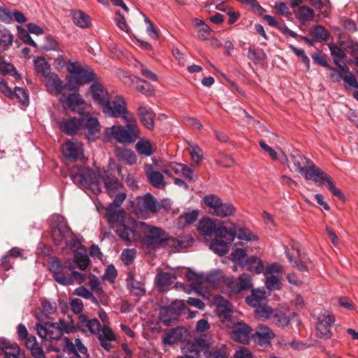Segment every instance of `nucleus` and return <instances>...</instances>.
<instances>
[{"mask_svg":"<svg viewBox=\"0 0 358 358\" xmlns=\"http://www.w3.org/2000/svg\"><path fill=\"white\" fill-rule=\"evenodd\" d=\"M70 305L72 311L75 314L81 315L80 313L83 310V303L81 299L78 298L73 299L70 302Z\"/></svg>","mask_w":358,"mask_h":358,"instance_id":"338daca9","label":"nucleus"},{"mask_svg":"<svg viewBox=\"0 0 358 358\" xmlns=\"http://www.w3.org/2000/svg\"><path fill=\"white\" fill-rule=\"evenodd\" d=\"M137 228L139 229V222L132 220L131 225H127L123 221L117 224L115 233L124 242L136 241L141 238L140 234L136 232Z\"/></svg>","mask_w":358,"mask_h":358,"instance_id":"2eb2a0df","label":"nucleus"},{"mask_svg":"<svg viewBox=\"0 0 358 358\" xmlns=\"http://www.w3.org/2000/svg\"><path fill=\"white\" fill-rule=\"evenodd\" d=\"M248 57L251 60L263 61L266 58V54L262 50H256L252 48H249Z\"/></svg>","mask_w":358,"mask_h":358,"instance_id":"680f3d73","label":"nucleus"},{"mask_svg":"<svg viewBox=\"0 0 358 358\" xmlns=\"http://www.w3.org/2000/svg\"><path fill=\"white\" fill-rule=\"evenodd\" d=\"M152 166H146V176L150 184L155 188L163 189L165 187L164 178L162 173L157 171L149 170Z\"/></svg>","mask_w":358,"mask_h":358,"instance_id":"c756f323","label":"nucleus"},{"mask_svg":"<svg viewBox=\"0 0 358 358\" xmlns=\"http://www.w3.org/2000/svg\"><path fill=\"white\" fill-rule=\"evenodd\" d=\"M76 327L83 332L90 331L93 334H96L99 333L101 326L97 319L89 320L86 315H79Z\"/></svg>","mask_w":358,"mask_h":358,"instance_id":"aec40b11","label":"nucleus"},{"mask_svg":"<svg viewBox=\"0 0 358 358\" xmlns=\"http://www.w3.org/2000/svg\"><path fill=\"white\" fill-rule=\"evenodd\" d=\"M64 351L69 356V358H90L87 348L83 344L80 338H76L73 343L69 338H64ZM57 358H66L58 355Z\"/></svg>","mask_w":358,"mask_h":358,"instance_id":"f8f14e48","label":"nucleus"},{"mask_svg":"<svg viewBox=\"0 0 358 358\" xmlns=\"http://www.w3.org/2000/svg\"><path fill=\"white\" fill-rule=\"evenodd\" d=\"M217 314L224 320H229L231 317L232 310L231 304L227 300H222L216 306Z\"/></svg>","mask_w":358,"mask_h":358,"instance_id":"79ce46f5","label":"nucleus"},{"mask_svg":"<svg viewBox=\"0 0 358 358\" xmlns=\"http://www.w3.org/2000/svg\"><path fill=\"white\" fill-rule=\"evenodd\" d=\"M252 328L244 322H238L234 324L231 331V338L234 341L247 344L250 341Z\"/></svg>","mask_w":358,"mask_h":358,"instance_id":"a211bd4d","label":"nucleus"},{"mask_svg":"<svg viewBox=\"0 0 358 358\" xmlns=\"http://www.w3.org/2000/svg\"><path fill=\"white\" fill-rule=\"evenodd\" d=\"M245 266L248 270L254 271L256 273H261L264 272V266L261 259L256 256L248 257L245 261Z\"/></svg>","mask_w":358,"mask_h":358,"instance_id":"ea45409f","label":"nucleus"},{"mask_svg":"<svg viewBox=\"0 0 358 358\" xmlns=\"http://www.w3.org/2000/svg\"><path fill=\"white\" fill-rule=\"evenodd\" d=\"M252 337L258 342L259 345H266L270 343V341L274 338V334L267 327H259V331H256Z\"/></svg>","mask_w":358,"mask_h":358,"instance_id":"c9c22d12","label":"nucleus"},{"mask_svg":"<svg viewBox=\"0 0 358 358\" xmlns=\"http://www.w3.org/2000/svg\"><path fill=\"white\" fill-rule=\"evenodd\" d=\"M177 318L169 306L162 307L159 310V319L162 322L170 325L173 320Z\"/></svg>","mask_w":358,"mask_h":358,"instance_id":"603ef678","label":"nucleus"},{"mask_svg":"<svg viewBox=\"0 0 358 358\" xmlns=\"http://www.w3.org/2000/svg\"><path fill=\"white\" fill-rule=\"evenodd\" d=\"M16 98L19 101L25 106L29 102V95L26 90L22 87H15L13 92V99Z\"/></svg>","mask_w":358,"mask_h":358,"instance_id":"5fc2aeb1","label":"nucleus"},{"mask_svg":"<svg viewBox=\"0 0 358 358\" xmlns=\"http://www.w3.org/2000/svg\"><path fill=\"white\" fill-rule=\"evenodd\" d=\"M334 322V315L331 314L329 311L325 310L324 313L320 314L316 323L317 337L327 340L330 339L332 337L331 328Z\"/></svg>","mask_w":358,"mask_h":358,"instance_id":"ddd939ff","label":"nucleus"},{"mask_svg":"<svg viewBox=\"0 0 358 358\" xmlns=\"http://www.w3.org/2000/svg\"><path fill=\"white\" fill-rule=\"evenodd\" d=\"M59 126L60 130L69 136H76L85 130V135L89 140H94L101 129L97 118L89 113L82 114L80 118H64L59 122Z\"/></svg>","mask_w":358,"mask_h":358,"instance_id":"f03ea898","label":"nucleus"},{"mask_svg":"<svg viewBox=\"0 0 358 358\" xmlns=\"http://www.w3.org/2000/svg\"><path fill=\"white\" fill-rule=\"evenodd\" d=\"M185 305L182 301H173L169 306V308L173 312V313L176 315L178 317L180 314L182 310L185 308Z\"/></svg>","mask_w":358,"mask_h":358,"instance_id":"0e129e2a","label":"nucleus"},{"mask_svg":"<svg viewBox=\"0 0 358 358\" xmlns=\"http://www.w3.org/2000/svg\"><path fill=\"white\" fill-rule=\"evenodd\" d=\"M131 81L136 83V90L145 96H150L155 94L154 87L144 79L134 76Z\"/></svg>","mask_w":358,"mask_h":358,"instance_id":"e433bc0d","label":"nucleus"},{"mask_svg":"<svg viewBox=\"0 0 358 358\" xmlns=\"http://www.w3.org/2000/svg\"><path fill=\"white\" fill-rule=\"evenodd\" d=\"M96 334L101 347L106 350L110 351L112 348L111 342L116 340V336L112 329L104 325L102 329L101 328L99 333Z\"/></svg>","mask_w":358,"mask_h":358,"instance_id":"393cba45","label":"nucleus"},{"mask_svg":"<svg viewBox=\"0 0 358 358\" xmlns=\"http://www.w3.org/2000/svg\"><path fill=\"white\" fill-rule=\"evenodd\" d=\"M100 180L103 182L106 192L110 197L123 187L122 182L109 171H103Z\"/></svg>","mask_w":358,"mask_h":358,"instance_id":"f3484780","label":"nucleus"},{"mask_svg":"<svg viewBox=\"0 0 358 358\" xmlns=\"http://www.w3.org/2000/svg\"><path fill=\"white\" fill-rule=\"evenodd\" d=\"M101 173L84 166H73L71 171V178L74 183L91 189L95 194L101 192Z\"/></svg>","mask_w":358,"mask_h":358,"instance_id":"39448f33","label":"nucleus"},{"mask_svg":"<svg viewBox=\"0 0 358 358\" xmlns=\"http://www.w3.org/2000/svg\"><path fill=\"white\" fill-rule=\"evenodd\" d=\"M109 206L106 209V217L109 224L123 222L125 216V210L122 208Z\"/></svg>","mask_w":358,"mask_h":358,"instance_id":"7c9ffc66","label":"nucleus"},{"mask_svg":"<svg viewBox=\"0 0 358 358\" xmlns=\"http://www.w3.org/2000/svg\"><path fill=\"white\" fill-rule=\"evenodd\" d=\"M138 206L143 208L146 212L152 213H157L161 208L160 203L150 193H147L142 199L138 202Z\"/></svg>","mask_w":358,"mask_h":358,"instance_id":"a878e982","label":"nucleus"},{"mask_svg":"<svg viewBox=\"0 0 358 358\" xmlns=\"http://www.w3.org/2000/svg\"><path fill=\"white\" fill-rule=\"evenodd\" d=\"M184 329L176 327L170 329L162 338L164 345H172L180 341L183 337Z\"/></svg>","mask_w":358,"mask_h":358,"instance_id":"473e14b6","label":"nucleus"},{"mask_svg":"<svg viewBox=\"0 0 358 358\" xmlns=\"http://www.w3.org/2000/svg\"><path fill=\"white\" fill-rule=\"evenodd\" d=\"M124 126L113 125L105 129L103 140L108 142L112 138L124 145H131L141 136V131L134 115L123 119Z\"/></svg>","mask_w":358,"mask_h":358,"instance_id":"7ed1b4c3","label":"nucleus"},{"mask_svg":"<svg viewBox=\"0 0 358 358\" xmlns=\"http://www.w3.org/2000/svg\"><path fill=\"white\" fill-rule=\"evenodd\" d=\"M13 36L6 28L0 26V46L3 50H8L13 42Z\"/></svg>","mask_w":358,"mask_h":358,"instance_id":"c03bdc74","label":"nucleus"},{"mask_svg":"<svg viewBox=\"0 0 358 358\" xmlns=\"http://www.w3.org/2000/svg\"><path fill=\"white\" fill-rule=\"evenodd\" d=\"M74 262L76 266L80 270H85L90 263V259L87 255V251L83 250H74L73 251Z\"/></svg>","mask_w":358,"mask_h":358,"instance_id":"37998d69","label":"nucleus"},{"mask_svg":"<svg viewBox=\"0 0 358 358\" xmlns=\"http://www.w3.org/2000/svg\"><path fill=\"white\" fill-rule=\"evenodd\" d=\"M299 19L301 20H312L315 15L314 10L306 6H301L299 10Z\"/></svg>","mask_w":358,"mask_h":358,"instance_id":"13d9d810","label":"nucleus"},{"mask_svg":"<svg viewBox=\"0 0 358 358\" xmlns=\"http://www.w3.org/2000/svg\"><path fill=\"white\" fill-rule=\"evenodd\" d=\"M229 287L233 292L239 293L243 290H248L252 286L251 278L248 274L243 273L238 278V281H231L229 283Z\"/></svg>","mask_w":358,"mask_h":358,"instance_id":"c85d7f7f","label":"nucleus"},{"mask_svg":"<svg viewBox=\"0 0 358 358\" xmlns=\"http://www.w3.org/2000/svg\"><path fill=\"white\" fill-rule=\"evenodd\" d=\"M306 180H313L317 185L322 186L326 182L329 190L334 196L338 197L341 200L345 201V196L341 191L334 185L331 177L323 170L317 167L314 163L308 166L302 175Z\"/></svg>","mask_w":358,"mask_h":358,"instance_id":"6e6552de","label":"nucleus"},{"mask_svg":"<svg viewBox=\"0 0 358 358\" xmlns=\"http://www.w3.org/2000/svg\"><path fill=\"white\" fill-rule=\"evenodd\" d=\"M190 155L192 159L195 163L199 164L203 158V152L199 146L194 145V147H192V151L190 152Z\"/></svg>","mask_w":358,"mask_h":358,"instance_id":"774afa93","label":"nucleus"},{"mask_svg":"<svg viewBox=\"0 0 358 358\" xmlns=\"http://www.w3.org/2000/svg\"><path fill=\"white\" fill-rule=\"evenodd\" d=\"M230 230L235 232V237L237 236L240 240H244L246 241H257V236L252 234V232L247 228L240 227L237 230L234 229H229Z\"/></svg>","mask_w":358,"mask_h":358,"instance_id":"09e8293b","label":"nucleus"},{"mask_svg":"<svg viewBox=\"0 0 358 358\" xmlns=\"http://www.w3.org/2000/svg\"><path fill=\"white\" fill-rule=\"evenodd\" d=\"M182 164L171 162L162 169V172L166 176H171L173 173L178 174L181 171Z\"/></svg>","mask_w":358,"mask_h":358,"instance_id":"4d7b16f0","label":"nucleus"},{"mask_svg":"<svg viewBox=\"0 0 358 358\" xmlns=\"http://www.w3.org/2000/svg\"><path fill=\"white\" fill-rule=\"evenodd\" d=\"M199 233L205 238H215L210 244V248L220 256L226 255L229 251V245L234 241L235 232L220 224L217 225L212 219L206 217L201 220L197 227Z\"/></svg>","mask_w":358,"mask_h":358,"instance_id":"f257e3e1","label":"nucleus"},{"mask_svg":"<svg viewBox=\"0 0 358 358\" xmlns=\"http://www.w3.org/2000/svg\"><path fill=\"white\" fill-rule=\"evenodd\" d=\"M50 234L52 242L55 245H61L72 235V230L65 217L60 215H55L50 224Z\"/></svg>","mask_w":358,"mask_h":358,"instance_id":"1a4fd4ad","label":"nucleus"},{"mask_svg":"<svg viewBox=\"0 0 358 358\" xmlns=\"http://www.w3.org/2000/svg\"><path fill=\"white\" fill-rule=\"evenodd\" d=\"M103 113L109 117L123 119L134 114L127 109V103L122 96L116 95L110 99L101 108Z\"/></svg>","mask_w":358,"mask_h":358,"instance_id":"9d476101","label":"nucleus"},{"mask_svg":"<svg viewBox=\"0 0 358 358\" xmlns=\"http://www.w3.org/2000/svg\"><path fill=\"white\" fill-rule=\"evenodd\" d=\"M72 19L76 25L86 29L92 25L90 16L82 10H73L71 12Z\"/></svg>","mask_w":358,"mask_h":358,"instance_id":"f704fd0d","label":"nucleus"},{"mask_svg":"<svg viewBox=\"0 0 358 358\" xmlns=\"http://www.w3.org/2000/svg\"><path fill=\"white\" fill-rule=\"evenodd\" d=\"M203 201L209 207V212L218 217H227L236 211V208L232 204L223 203L222 199L215 194L205 196Z\"/></svg>","mask_w":358,"mask_h":358,"instance_id":"9b49d317","label":"nucleus"},{"mask_svg":"<svg viewBox=\"0 0 358 358\" xmlns=\"http://www.w3.org/2000/svg\"><path fill=\"white\" fill-rule=\"evenodd\" d=\"M137 152L146 157L152 155L153 153L151 143L148 140H139L136 144Z\"/></svg>","mask_w":358,"mask_h":358,"instance_id":"3c124183","label":"nucleus"},{"mask_svg":"<svg viewBox=\"0 0 358 358\" xmlns=\"http://www.w3.org/2000/svg\"><path fill=\"white\" fill-rule=\"evenodd\" d=\"M271 307L266 304V302L255 308V315L258 319H271L273 312Z\"/></svg>","mask_w":358,"mask_h":358,"instance_id":"de8ad7c7","label":"nucleus"},{"mask_svg":"<svg viewBox=\"0 0 358 358\" xmlns=\"http://www.w3.org/2000/svg\"><path fill=\"white\" fill-rule=\"evenodd\" d=\"M66 70L70 76L66 85L70 91H76L80 86L94 82L96 79V75L92 69L87 66L83 67L76 62H69Z\"/></svg>","mask_w":358,"mask_h":358,"instance_id":"20e7f679","label":"nucleus"},{"mask_svg":"<svg viewBox=\"0 0 358 358\" xmlns=\"http://www.w3.org/2000/svg\"><path fill=\"white\" fill-rule=\"evenodd\" d=\"M46 79V87L48 92L51 94H59L63 90V82L57 74L50 73L45 77Z\"/></svg>","mask_w":358,"mask_h":358,"instance_id":"bb28decb","label":"nucleus"},{"mask_svg":"<svg viewBox=\"0 0 358 358\" xmlns=\"http://www.w3.org/2000/svg\"><path fill=\"white\" fill-rule=\"evenodd\" d=\"M128 289L135 296H142L145 293L144 285L134 278L132 273H129L126 279Z\"/></svg>","mask_w":358,"mask_h":358,"instance_id":"2f4dec72","label":"nucleus"},{"mask_svg":"<svg viewBox=\"0 0 358 358\" xmlns=\"http://www.w3.org/2000/svg\"><path fill=\"white\" fill-rule=\"evenodd\" d=\"M139 229L143 236H141V243L143 250L151 254L161 249L164 236L166 231L160 227L149 225L143 222H139Z\"/></svg>","mask_w":358,"mask_h":358,"instance_id":"423d86ee","label":"nucleus"},{"mask_svg":"<svg viewBox=\"0 0 358 358\" xmlns=\"http://www.w3.org/2000/svg\"><path fill=\"white\" fill-rule=\"evenodd\" d=\"M138 69L141 73V75L146 79L152 80V81H157V76L151 71L146 66L141 64Z\"/></svg>","mask_w":358,"mask_h":358,"instance_id":"e2e57ef3","label":"nucleus"},{"mask_svg":"<svg viewBox=\"0 0 358 358\" xmlns=\"http://www.w3.org/2000/svg\"><path fill=\"white\" fill-rule=\"evenodd\" d=\"M137 115L141 124L148 130H152L155 126V113L145 106H140L137 108Z\"/></svg>","mask_w":358,"mask_h":358,"instance_id":"4be33fe9","label":"nucleus"},{"mask_svg":"<svg viewBox=\"0 0 358 358\" xmlns=\"http://www.w3.org/2000/svg\"><path fill=\"white\" fill-rule=\"evenodd\" d=\"M114 153L117 160L127 165H134L137 162L134 152L130 149L116 146Z\"/></svg>","mask_w":358,"mask_h":358,"instance_id":"b1692460","label":"nucleus"},{"mask_svg":"<svg viewBox=\"0 0 358 358\" xmlns=\"http://www.w3.org/2000/svg\"><path fill=\"white\" fill-rule=\"evenodd\" d=\"M0 355L3 358H24V352L15 342L0 337Z\"/></svg>","mask_w":358,"mask_h":358,"instance_id":"dca6fc26","label":"nucleus"},{"mask_svg":"<svg viewBox=\"0 0 358 358\" xmlns=\"http://www.w3.org/2000/svg\"><path fill=\"white\" fill-rule=\"evenodd\" d=\"M66 245L74 250H83L86 252V248L83 246L77 236L72 231V235L67 238V241H64Z\"/></svg>","mask_w":358,"mask_h":358,"instance_id":"864d4df0","label":"nucleus"},{"mask_svg":"<svg viewBox=\"0 0 358 358\" xmlns=\"http://www.w3.org/2000/svg\"><path fill=\"white\" fill-rule=\"evenodd\" d=\"M35 70L38 74H41L43 77L49 75L50 72V66L43 57H37L34 59Z\"/></svg>","mask_w":358,"mask_h":358,"instance_id":"58836bf2","label":"nucleus"},{"mask_svg":"<svg viewBox=\"0 0 358 358\" xmlns=\"http://www.w3.org/2000/svg\"><path fill=\"white\" fill-rule=\"evenodd\" d=\"M66 104L71 110L81 113L78 108L84 104V100L79 94L73 93L66 97Z\"/></svg>","mask_w":358,"mask_h":358,"instance_id":"a18cd8bd","label":"nucleus"},{"mask_svg":"<svg viewBox=\"0 0 358 358\" xmlns=\"http://www.w3.org/2000/svg\"><path fill=\"white\" fill-rule=\"evenodd\" d=\"M266 300V292L259 289H252L250 295L245 298L247 304L253 308L264 303Z\"/></svg>","mask_w":358,"mask_h":358,"instance_id":"72a5a7b5","label":"nucleus"},{"mask_svg":"<svg viewBox=\"0 0 358 358\" xmlns=\"http://www.w3.org/2000/svg\"><path fill=\"white\" fill-rule=\"evenodd\" d=\"M136 257V250L134 249H125L122 251L121 258L125 265L133 264Z\"/></svg>","mask_w":358,"mask_h":358,"instance_id":"bf43d9fd","label":"nucleus"},{"mask_svg":"<svg viewBox=\"0 0 358 358\" xmlns=\"http://www.w3.org/2000/svg\"><path fill=\"white\" fill-rule=\"evenodd\" d=\"M37 334L43 339L58 340L64 333L69 334L76 331V326L72 319L69 322L60 319L58 322H47L43 324L37 323L36 325Z\"/></svg>","mask_w":358,"mask_h":358,"instance_id":"0eeeda50","label":"nucleus"},{"mask_svg":"<svg viewBox=\"0 0 358 358\" xmlns=\"http://www.w3.org/2000/svg\"><path fill=\"white\" fill-rule=\"evenodd\" d=\"M330 53L333 57L334 63L335 64H338V62H342V60H345L347 55L345 51L339 48L335 43H329L328 45Z\"/></svg>","mask_w":358,"mask_h":358,"instance_id":"49530a36","label":"nucleus"},{"mask_svg":"<svg viewBox=\"0 0 358 358\" xmlns=\"http://www.w3.org/2000/svg\"><path fill=\"white\" fill-rule=\"evenodd\" d=\"M290 158L296 170L301 175L306 171L308 166L313 163L304 155H301L299 150H293L290 154Z\"/></svg>","mask_w":358,"mask_h":358,"instance_id":"cd10ccee","label":"nucleus"},{"mask_svg":"<svg viewBox=\"0 0 358 358\" xmlns=\"http://www.w3.org/2000/svg\"><path fill=\"white\" fill-rule=\"evenodd\" d=\"M93 101L101 108L110 99L108 92L97 81H94L89 89Z\"/></svg>","mask_w":358,"mask_h":358,"instance_id":"6ab92c4d","label":"nucleus"},{"mask_svg":"<svg viewBox=\"0 0 358 358\" xmlns=\"http://www.w3.org/2000/svg\"><path fill=\"white\" fill-rule=\"evenodd\" d=\"M49 271L52 273L54 280L60 285L68 286L72 285L70 273L65 269L63 264L57 258H53L49 263Z\"/></svg>","mask_w":358,"mask_h":358,"instance_id":"4468645a","label":"nucleus"},{"mask_svg":"<svg viewBox=\"0 0 358 358\" xmlns=\"http://www.w3.org/2000/svg\"><path fill=\"white\" fill-rule=\"evenodd\" d=\"M198 211L192 210L190 212L185 213L180 217V219H184L185 224H189L194 223L198 218Z\"/></svg>","mask_w":358,"mask_h":358,"instance_id":"69168bd1","label":"nucleus"},{"mask_svg":"<svg viewBox=\"0 0 358 358\" xmlns=\"http://www.w3.org/2000/svg\"><path fill=\"white\" fill-rule=\"evenodd\" d=\"M163 238L161 248L169 250L171 252H179L181 249L186 248L190 245L188 241L171 236L166 231Z\"/></svg>","mask_w":358,"mask_h":358,"instance_id":"412c9836","label":"nucleus"},{"mask_svg":"<svg viewBox=\"0 0 358 358\" xmlns=\"http://www.w3.org/2000/svg\"><path fill=\"white\" fill-rule=\"evenodd\" d=\"M217 163L224 168H230L234 164V159L231 155H228L224 153L220 154Z\"/></svg>","mask_w":358,"mask_h":358,"instance_id":"052dcab7","label":"nucleus"},{"mask_svg":"<svg viewBox=\"0 0 358 358\" xmlns=\"http://www.w3.org/2000/svg\"><path fill=\"white\" fill-rule=\"evenodd\" d=\"M270 320L278 327H287L290 321L287 315L282 310L274 309Z\"/></svg>","mask_w":358,"mask_h":358,"instance_id":"a19ab883","label":"nucleus"},{"mask_svg":"<svg viewBox=\"0 0 358 358\" xmlns=\"http://www.w3.org/2000/svg\"><path fill=\"white\" fill-rule=\"evenodd\" d=\"M310 34L315 39L320 41H327L329 38V31L322 25L314 26Z\"/></svg>","mask_w":358,"mask_h":358,"instance_id":"8fccbe9b","label":"nucleus"},{"mask_svg":"<svg viewBox=\"0 0 358 358\" xmlns=\"http://www.w3.org/2000/svg\"><path fill=\"white\" fill-rule=\"evenodd\" d=\"M62 153L65 158L74 162L83 154L81 145L77 142L68 141L62 146Z\"/></svg>","mask_w":358,"mask_h":358,"instance_id":"5701e85b","label":"nucleus"},{"mask_svg":"<svg viewBox=\"0 0 358 358\" xmlns=\"http://www.w3.org/2000/svg\"><path fill=\"white\" fill-rule=\"evenodd\" d=\"M13 72V76L15 79L20 78V75L17 73L14 66L6 62H0V73L3 75H7Z\"/></svg>","mask_w":358,"mask_h":358,"instance_id":"6e6d98bb","label":"nucleus"},{"mask_svg":"<svg viewBox=\"0 0 358 358\" xmlns=\"http://www.w3.org/2000/svg\"><path fill=\"white\" fill-rule=\"evenodd\" d=\"M176 279L175 275L168 272H160L157 273L155 278L156 285L159 288L170 286Z\"/></svg>","mask_w":358,"mask_h":358,"instance_id":"4c0bfd02","label":"nucleus"}]
</instances>
